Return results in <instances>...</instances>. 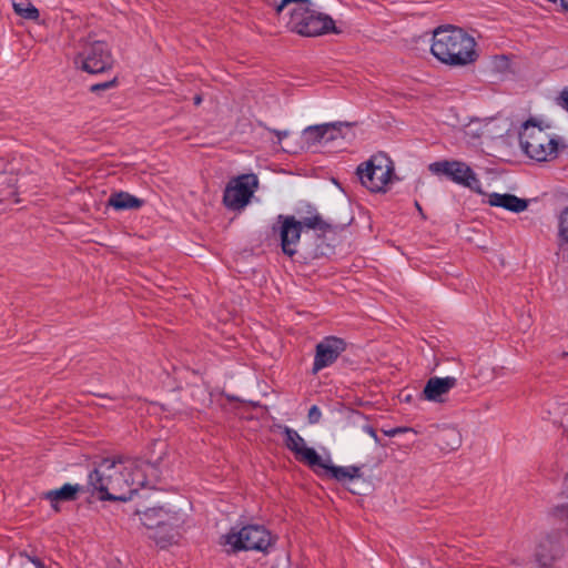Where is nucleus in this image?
Segmentation results:
<instances>
[{"mask_svg":"<svg viewBox=\"0 0 568 568\" xmlns=\"http://www.w3.org/2000/svg\"><path fill=\"white\" fill-rule=\"evenodd\" d=\"M138 464L131 457L103 459L89 474L88 488L99 493L101 500L126 501L143 488L145 478L141 473L131 474Z\"/></svg>","mask_w":568,"mask_h":568,"instance_id":"obj_1","label":"nucleus"},{"mask_svg":"<svg viewBox=\"0 0 568 568\" xmlns=\"http://www.w3.org/2000/svg\"><path fill=\"white\" fill-rule=\"evenodd\" d=\"M430 52L438 61L450 67L473 64L479 57L475 39L452 24L434 30Z\"/></svg>","mask_w":568,"mask_h":568,"instance_id":"obj_2","label":"nucleus"},{"mask_svg":"<svg viewBox=\"0 0 568 568\" xmlns=\"http://www.w3.org/2000/svg\"><path fill=\"white\" fill-rule=\"evenodd\" d=\"M286 8H290L286 26L292 32L303 37L338 32L332 17L316 10L311 0H281L275 6V11L280 14Z\"/></svg>","mask_w":568,"mask_h":568,"instance_id":"obj_3","label":"nucleus"},{"mask_svg":"<svg viewBox=\"0 0 568 568\" xmlns=\"http://www.w3.org/2000/svg\"><path fill=\"white\" fill-rule=\"evenodd\" d=\"M549 122L530 118L521 126L519 142L524 153L538 162L550 161L558 154L559 138L548 132Z\"/></svg>","mask_w":568,"mask_h":568,"instance_id":"obj_4","label":"nucleus"},{"mask_svg":"<svg viewBox=\"0 0 568 568\" xmlns=\"http://www.w3.org/2000/svg\"><path fill=\"white\" fill-rule=\"evenodd\" d=\"M143 526L149 530V537L161 548L178 541L181 527L184 523L182 514L154 507L145 510L141 516Z\"/></svg>","mask_w":568,"mask_h":568,"instance_id":"obj_5","label":"nucleus"},{"mask_svg":"<svg viewBox=\"0 0 568 568\" xmlns=\"http://www.w3.org/2000/svg\"><path fill=\"white\" fill-rule=\"evenodd\" d=\"M356 175L371 192H386L395 179L394 162L386 153L377 152L357 166Z\"/></svg>","mask_w":568,"mask_h":568,"instance_id":"obj_6","label":"nucleus"},{"mask_svg":"<svg viewBox=\"0 0 568 568\" xmlns=\"http://www.w3.org/2000/svg\"><path fill=\"white\" fill-rule=\"evenodd\" d=\"M220 544L225 547L227 554L242 550L265 551L272 544L271 534L260 525H247L241 529L232 528L222 535Z\"/></svg>","mask_w":568,"mask_h":568,"instance_id":"obj_7","label":"nucleus"},{"mask_svg":"<svg viewBox=\"0 0 568 568\" xmlns=\"http://www.w3.org/2000/svg\"><path fill=\"white\" fill-rule=\"evenodd\" d=\"M75 64L88 73L105 72L113 65V57L109 44L101 40L84 43L75 58Z\"/></svg>","mask_w":568,"mask_h":568,"instance_id":"obj_8","label":"nucleus"},{"mask_svg":"<svg viewBox=\"0 0 568 568\" xmlns=\"http://www.w3.org/2000/svg\"><path fill=\"white\" fill-rule=\"evenodd\" d=\"M257 186L258 180L255 174H243L231 180L223 195L225 206L233 211L244 209L250 203Z\"/></svg>","mask_w":568,"mask_h":568,"instance_id":"obj_9","label":"nucleus"},{"mask_svg":"<svg viewBox=\"0 0 568 568\" xmlns=\"http://www.w3.org/2000/svg\"><path fill=\"white\" fill-rule=\"evenodd\" d=\"M428 169L434 174H444L459 185L480 192L479 179L465 162L438 161L429 164Z\"/></svg>","mask_w":568,"mask_h":568,"instance_id":"obj_10","label":"nucleus"},{"mask_svg":"<svg viewBox=\"0 0 568 568\" xmlns=\"http://www.w3.org/2000/svg\"><path fill=\"white\" fill-rule=\"evenodd\" d=\"M344 351L345 342L343 339L334 336L325 337L316 345L313 373L316 374L332 365Z\"/></svg>","mask_w":568,"mask_h":568,"instance_id":"obj_11","label":"nucleus"},{"mask_svg":"<svg viewBox=\"0 0 568 568\" xmlns=\"http://www.w3.org/2000/svg\"><path fill=\"white\" fill-rule=\"evenodd\" d=\"M283 433L286 447L294 453L300 462L312 468L322 463V457L315 449L306 446L304 438L295 429L285 426Z\"/></svg>","mask_w":568,"mask_h":568,"instance_id":"obj_12","label":"nucleus"},{"mask_svg":"<svg viewBox=\"0 0 568 568\" xmlns=\"http://www.w3.org/2000/svg\"><path fill=\"white\" fill-rule=\"evenodd\" d=\"M280 226V237H281V246L283 252L293 256L296 253V245L301 239V223H297V220L293 215H278Z\"/></svg>","mask_w":568,"mask_h":568,"instance_id":"obj_13","label":"nucleus"},{"mask_svg":"<svg viewBox=\"0 0 568 568\" xmlns=\"http://www.w3.org/2000/svg\"><path fill=\"white\" fill-rule=\"evenodd\" d=\"M357 122L336 121L332 123H323L318 125H311L303 131V136L308 143H317L322 141H329L342 132L343 128H352Z\"/></svg>","mask_w":568,"mask_h":568,"instance_id":"obj_14","label":"nucleus"},{"mask_svg":"<svg viewBox=\"0 0 568 568\" xmlns=\"http://www.w3.org/2000/svg\"><path fill=\"white\" fill-rule=\"evenodd\" d=\"M562 554V547L557 535L544 536L535 551V559L540 567H549Z\"/></svg>","mask_w":568,"mask_h":568,"instance_id":"obj_15","label":"nucleus"},{"mask_svg":"<svg viewBox=\"0 0 568 568\" xmlns=\"http://www.w3.org/2000/svg\"><path fill=\"white\" fill-rule=\"evenodd\" d=\"M457 385L454 376L430 377L424 387L423 397L433 403H444L445 396Z\"/></svg>","mask_w":568,"mask_h":568,"instance_id":"obj_16","label":"nucleus"},{"mask_svg":"<svg viewBox=\"0 0 568 568\" xmlns=\"http://www.w3.org/2000/svg\"><path fill=\"white\" fill-rule=\"evenodd\" d=\"M487 203L491 206L503 207L513 213L524 212L528 207V201L509 193H490Z\"/></svg>","mask_w":568,"mask_h":568,"instance_id":"obj_17","label":"nucleus"},{"mask_svg":"<svg viewBox=\"0 0 568 568\" xmlns=\"http://www.w3.org/2000/svg\"><path fill=\"white\" fill-rule=\"evenodd\" d=\"M316 467L325 469L329 476L338 481L353 480L362 477L361 467L358 466H334L331 465V460H323L321 464H316Z\"/></svg>","mask_w":568,"mask_h":568,"instance_id":"obj_18","label":"nucleus"},{"mask_svg":"<svg viewBox=\"0 0 568 568\" xmlns=\"http://www.w3.org/2000/svg\"><path fill=\"white\" fill-rule=\"evenodd\" d=\"M83 489L82 486L75 484H64L61 488L45 491L43 497L49 500L52 507L58 510V504L61 501H72L77 499L79 491Z\"/></svg>","mask_w":568,"mask_h":568,"instance_id":"obj_19","label":"nucleus"},{"mask_svg":"<svg viewBox=\"0 0 568 568\" xmlns=\"http://www.w3.org/2000/svg\"><path fill=\"white\" fill-rule=\"evenodd\" d=\"M144 201L128 192H114L108 199V205L116 211L138 210Z\"/></svg>","mask_w":568,"mask_h":568,"instance_id":"obj_20","label":"nucleus"},{"mask_svg":"<svg viewBox=\"0 0 568 568\" xmlns=\"http://www.w3.org/2000/svg\"><path fill=\"white\" fill-rule=\"evenodd\" d=\"M463 442L460 432L454 426H447L439 430L437 443L443 450H456Z\"/></svg>","mask_w":568,"mask_h":568,"instance_id":"obj_21","label":"nucleus"},{"mask_svg":"<svg viewBox=\"0 0 568 568\" xmlns=\"http://www.w3.org/2000/svg\"><path fill=\"white\" fill-rule=\"evenodd\" d=\"M449 124L462 129L465 135L473 139L479 138L485 126L484 120L470 118L468 115L463 116V119H460L459 115H456V120Z\"/></svg>","mask_w":568,"mask_h":568,"instance_id":"obj_22","label":"nucleus"},{"mask_svg":"<svg viewBox=\"0 0 568 568\" xmlns=\"http://www.w3.org/2000/svg\"><path fill=\"white\" fill-rule=\"evenodd\" d=\"M306 216H303L301 221H297V223H301V227H307L310 230L320 231L321 233H326L328 231H332V225L324 221L323 217L316 212L315 209L308 205Z\"/></svg>","mask_w":568,"mask_h":568,"instance_id":"obj_23","label":"nucleus"},{"mask_svg":"<svg viewBox=\"0 0 568 568\" xmlns=\"http://www.w3.org/2000/svg\"><path fill=\"white\" fill-rule=\"evenodd\" d=\"M135 463L138 464L136 467H134L133 471L131 474H139L141 473L143 477L145 478V483L143 484V487L153 486L160 478V469L156 464H152L149 462H144L141 459H135Z\"/></svg>","mask_w":568,"mask_h":568,"instance_id":"obj_24","label":"nucleus"},{"mask_svg":"<svg viewBox=\"0 0 568 568\" xmlns=\"http://www.w3.org/2000/svg\"><path fill=\"white\" fill-rule=\"evenodd\" d=\"M12 7L14 12L23 19L37 21L40 17L39 10L29 0L14 1Z\"/></svg>","mask_w":568,"mask_h":568,"instance_id":"obj_25","label":"nucleus"},{"mask_svg":"<svg viewBox=\"0 0 568 568\" xmlns=\"http://www.w3.org/2000/svg\"><path fill=\"white\" fill-rule=\"evenodd\" d=\"M558 236L568 243V206L559 215Z\"/></svg>","mask_w":568,"mask_h":568,"instance_id":"obj_26","label":"nucleus"},{"mask_svg":"<svg viewBox=\"0 0 568 568\" xmlns=\"http://www.w3.org/2000/svg\"><path fill=\"white\" fill-rule=\"evenodd\" d=\"M321 417H322L321 409L316 405H313L310 408L308 414H307L308 422L311 424H316L320 422Z\"/></svg>","mask_w":568,"mask_h":568,"instance_id":"obj_27","label":"nucleus"},{"mask_svg":"<svg viewBox=\"0 0 568 568\" xmlns=\"http://www.w3.org/2000/svg\"><path fill=\"white\" fill-rule=\"evenodd\" d=\"M558 106H568V87H565L555 100Z\"/></svg>","mask_w":568,"mask_h":568,"instance_id":"obj_28","label":"nucleus"},{"mask_svg":"<svg viewBox=\"0 0 568 568\" xmlns=\"http://www.w3.org/2000/svg\"><path fill=\"white\" fill-rule=\"evenodd\" d=\"M407 430H408V428H406V427H395V428L384 430V434L388 437H395L396 435L405 433Z\"/></svg>","mask_w":568,"mask_h":568,"instance_id":"obj_29","label":"nucleus"},{"mask_svg":"<svg viewBox=\"0 0 568 568\" xmlns=\"http://www.w3.org/2000/svg\"><path fill=\"white\" fill-rule=\"evenodd\" d=\"M114 83H115V79L106 81V82H103V83L94 84V85L91 87V90L92 91L104 90V89L113 87Z\"/></svg>","mask_w":568,"mask_h":568,"instance_id":"obj_30","label":"nucleus"},{"mask_svg":"<svg viewBox=\"0 0 568 568\" xmlns=\"http://www.w3.org/2000/svg\"><path fill=\"white\" fill-rule=\"evenodd\" d=\"M363 430H364L365 433H367V434H368V435H369V436L375 440V443H377V444L379 443V438H378V436H377V434H376L375 429H374L372 426H369V425H365V426L363 427Z\"/></svg>","mask_w":568,"mask_h":568,"instance_id":"obj_31","label":"nucleus"},{"mask_svg":"<svg viewBox=\"0 0 568 568\" xmlns=\"http://www.w3.org/2000/svg\"><path fill=\"white\" fill-rule=\"evenodd\" d=\"M192 101L195 105H199L202 102V95L199 93H194L192 97Z\"/></svg>","mask_w":568,"mask_h":568,"instance_id":"obj_32","label":"nucleus"},{"mask_svg":"<svg viewBox=\"0 0 568 568\" xmlns=\"http://www.w3.org/2000/svg\"><path fill=\"white\" fill-rule=\"evenodd\" d=\"M36 568H43L42 564L38 560H31Z\"/></svg>","mask_w":568,"mask_h":568,"instance_id":"obj_33","label":"nucleus"},{"mask_svg":"<svg viewBox=\"0 0 568 568\" xmlns=\"http://www.w3.org/2000/svg\"><path fill=\"white\" fill-rule=\"evenodd\" d=\"M561 4L566 11H568V0H561Z\"/></svg>","mask_w":568,"mask_h":568,"instance_id":"obj_34","label":"nucleus"}]
</instances>
